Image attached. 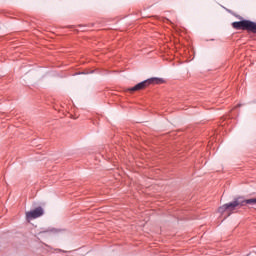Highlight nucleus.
<instances>
[{
    "label": "nucleus",
    "instance_id": "obj_3",
    "mask_svg": "<svg viewBox=\"0 0 256 256\" xmlns=\"http://www.w3.org/2000/svg\"><path fill=\"white\" fill-rule=\"evenodd\" d=\"M163 82L164 81L161 78H150L143 82L138 83L137 85H135L132 88H129L128 91H130V92L141 91L143 89H147V87H149V85H161V83H163Z\"/></svg>",
    "mask_w": 256,
    "mask_h": 256
},
{
    "label": "nucleus",
    "instance_id": "obj_4",
    "mask_svg": "<svg viewBox=\"0 0 256 256\" xmlns=\"http://www.w3.org/2000/svg\"><path fill=\"white\" fill-rule=\"evenodd\" d=\"M45 211L42 207H37L33 210V219H38V217H43Z\"/></svg>",
    "mask_w": 256,
    "mask_h": 256
},
{
    "label": "nucleus",
    "instance_id": "obj_2",
    "mask_svg": "<svg viewBox=\"0 0 256 256\" xmlns=\"http://www.w3.org/2000/svg\"><path fill=\"white\" fill-rule=\"evenodd\" d=\"M233 29L242 30V31H249L250 33H255L256 31V23L250 20H242L238 22L232 23Z\"/></svg>",
    "mask_w": 256,
    "mask_h": 256
},
{
    "label": "nucleus",
    "instance_id": "obj_6",
    "mask_svg": "<svg viewBox=\"0 0 256 256\" xmlns=\"http://www.w3.org/2000/svg\"><path fill=\"white\" fill-rule=\"evenodd\" d=\"M40 233H47V231L44 230V231H42V232H39L38 234H40Z\"/></svg>",
    "mask_w": 256,
    "mask_h": 256
},
{
    "label": "nucleus",
    "instance_id": "obj_1",
    "mask_svg": "<svg viewBox=\"0 0 256 256\" xmlns=\"http://www.w3.org/2000/svg\"><path fill=\"white\" fill-rule=\"evenodd\" d=\"M256 205V198H251L247 200H241V198H236L233 202H230L228 204H224L222 207L218 209V211L221 213V215H225V219L229 217L235 211L236 207H243V205Z\"/></svg>",
    "mask_w": 256,
    "mask_h": 256
},
{
    "label": "nucleus",
    "instance_id": "obj_7",
    "mask_svg": "<svg viewBox=\"0 0 256 256\" xmlns=\"http://www.w3.org/2000/svg\"><path fill=\"white\" fill-rule=\"evenodd\" d=\"M255 33H256V31H255Z\"/></svg>",
    "mask_w": 256,
    "mask_h": 256
},
{
    "label": "nucleus",
    "instance_id": "obj_5",
    "mask_svg": "<svg viewBox=\"0 0 256 256\" xmlns=\"http://www.w3.org/2000/svg\"><path fill=\"white\" fill-rule=\"evenodd\" d=\"M26 221H28V223H31V221H33V210L26 212Z\"/></svg>",
    "mask_w": 256,
    "mask_h": 256
}]
</instances>
